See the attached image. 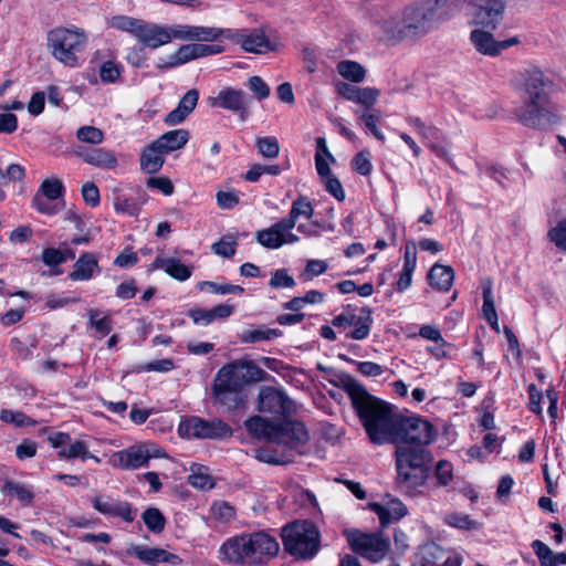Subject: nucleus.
<instances>
[{
	"label": "nucleus",
	"instance_id": "nucleus-1",
	"mask_svg": "<svg viewBox=\"0 0 566 566\" xmlns=\"http://www.w3.org/2000/svg\"><path fill=\"white\" fill-rule=\"evenodd\" d=\"M293 409V402L282 391L273 387H263L259 392L258 410L273 416V419L252 416L245 420L244 427L254 438L295 449L306 443L308 433L302 422L286 419Z\"/></svg>",
	"mask_w": 566,
	"mask_h": 566
},
{
	"label": "nucleus",
	"instance_id": "nucleus-2",
	"mask_svg": "<svg viewBox=\"0 0 566 566\" xmlns=\"http://www.w3.org/2000/svg\"><path fill=\"white\" fill-rule=\"evenodd\" d=\"M344 389L370 441L375 444L394 443L398 438L397 428L401 413L395 411L391 405L371 396L353 378L344 382Z\"/></svg>",
	"mask_w": 566,
	"mask_h": 566
},
{
	"label": "nucleus",
	"instance_id": "nucleus-3",
	"mask_svg": "<svg viewBox=\"0 0 566 566\" xmlns=\"http://www.w3.org/2000/svg\"><path fill=\"white\" fill-rule=\"evenodd\" d=\"M515 85L526 103L516 112L522 124L535 128L557 122L554 112L547 107L552 82L542 70L536 66L524 69L515 76Z\"/></svg>",
	"mask_w": 566,
	"mask_h": 566
},
{
	"label": "nucleus",
	"instance_id": "nucleus-4",
	"mask_svg": "<svg viewBox=\"0 0 566 566\" xmlns=\"http://www.w3.org/2000/svg\"><path fill=\"white\" fill-rule=\"evenodd\" d=\"M279 552L277 541L264 531L227 538L219 547V559L234 565H259Z\"/></svg>",
	"mask_w": 566,
	"mask_h": 566
},
{
	"label": "nucleus",
	"instance_id": "nucleus-5",
	"mask_svg": "<svg viewBox=\"0 0 566 566\" xmlns=\"http://www.w3.org/2000/svg\"><path fill=\"white\" fill-rule=\"evenodd\" d=\"M463 3L464 0H416L403 10L399 32L408 38L422 36Z\"/></svg>",
	"mask_w": 566,
	"mask_h": 566
},
{
	"label": "nucleus",
	"instance_id": "nucleus-6",
	"mask_svg": "<svg viewBox=\"0 0 566 566\" xmlns=\"http://www.w3.org/2000/svg\"><path fill=\"white\" fill-rule=\"evenodd\" d=\"M268 376L253 360H234L218 370L212 386L213 397L226 403L230 394L238 395L245 386L264 381Z\"/></svg>",
	"mask_w": 566,
	"mask_h": 566
},
{
	"label": "nucleus",
	"instance_id": "nucleus-7",
	"mask_svg": "<svg viewBox=\"0 0 566 566\" xmlns=\"http://www.w3.org/2000/svg\"><path fill=\"white\" fill-rule=\"evenodd\" d=\"M395 460L400 488L411 491L426 483L432 457L424 447L399 444L395 450Z\"/></svg>",
	"mask_w": 566,
	"mask_h": 566
},
{
	"label": "nucleus",
	"instance_id": "nucleus-8",
	"mask_svg": "<svg viewBox=\"0 0 566 566\" xmlns=\"http://www.w3.org/2000/svg\"><path fill=\"white\" fill-rule=\"evenodd\" d=\"M48 49L52 56L69 67L80 66V53L88 41L85 30L77 27H57L48 32Z\"/></svg>",
	"mask_w": 566,
	"mask_h": 566
},
{
	"label": "nucleus",
	"instance_id": "nucleus-9",
	"mask_svg": "<svg viewBox=\"0 0 566 566\" xmlns=\"http://www.w3.org/2000/svg\"><path fill=\"white\" fill-rule=\"evenodd\" d=\"M284 548L292 556L312 558L319 549V532L308 521H295L282 530Z\"/></svg>",
	"mask_w": 566,
	"mask_h": 566
},
{
	"label": "nucleus",
	"instance_id": "nucleus-10",
	"mask_svg": "<svg viewBox=\"0 0 566 566\" xmlns=\"http://www.w3.org/2000/svg\"><path fill=\"white\" fill-rule=\"evenodd\" d=\"M352 549L371 563L382 560L390 549L389 538L381 533H364L358 530L345 531Z\"/></svg>",
	"mask_w": 566,
	"mask_h": 566
},
{
	"label": "nucleus",
	"instance_id": "nucleus-11",
	"mask_svg": "<svg viewBox=\"0 0 566 566\" xmlns=\"http://www.w3.org/2000/svg\"><path fill=\"white\" fill-rule=\"evenodd\" d=\"M161 457L164 453L157 444L146 442L113 453L109 462L113 467L122 470H137L147 467L150 459Z\"/></svg>",
	"mask_w": 566,
	"mask_h": 566
},
{
	"label": "nucleus",
	"instance_id": "nucleus-12",
	"mask_svg": "<svg viewBox=\"0 0 566 566\" xmlns=\"http://www.w3.org/2000/svg\"><path fill=\"white\" fill-rule=\"evenodd\" d=\"M178 432L187 439H222L232 434L231 428L222 420H203L196 416L182 420Z\"/></svg>",
	"mask_w": 566,
	"mask_h": 566
},
{
	"label": "nucleus",
	"instance_id": "nucleus-13",
	"mask_svg": "<svg viewBox=\"0 0 566 566\" xmlns=\"http://www.w3.org/2000/svg\"><path fill=\"white\" fill-rule=\"evenodd\" d=\"M398 438L395 444H409L424 447L429 444L433 436L432 424L417 416L405 417L400 415L397 428Z\"/></svg>",
	"mask_w": 566,
	"mask_h": 566
},
{
	"label": "nucleus",
	"instance_id": "nucleus-14",
	"mask_svg": "<svg viewBox=\"0 0 566 566\" xmlns=\"http://www.w3.org/2000/svg\"><path fill=\"white\" fill-rule=\"evenodd\" d=\"M504 11V0H472L470 23L486 30H495L503 19Z\"/></svg>",
	"mask_w": 566,
	"mask_h": 566
},
{
	"label": "nucleus",
	"instance_id": "nucleus-15",
	"mask_svg": "<svg viewBox=\"0 0 566 566\" xmlns=\"http://www.w3.org/2000/svg\"><path fill=\"white\" fill-rule=\"evenodd\" d=\"M292 228L281 219L276 223L255 232L256 242L266 249H280L285 244H294L300 241L298 235L292 232Z\"/></svg>",
	"mask_w": 566,
	"mask_h": 566
},
{
	"label": "nucleus",
	"instance_id": "nucleus-16",
	"mask_svg": "<svg viewBox=\"0 0 566 566\" xmlns=\"http://www.w3.org/2000/svg\"><path fill=\"white\" fill-rule=\"evenodd\" d=\"M209 103L212 107H220L233 112L238 114L242 120H245L249 116L251 99L242 90L226 87L221 90L217 96L210 97Z\"/></svg>",
	"mask_w": 566,
	"mask_h": 566
},
{
	"label": "nucleus",
	"instance_id": "nucleus-17",
	"mask_svg": "<svg viewBox=\"0 0 566 566\" xmlns=\"http://www.w3.org/2000/svg\"><path fill=\"white\" fill-rule=\"evenodd\" d=\"M462 556L429 542L420 547L418 562L415 566H461Z\"/></svg>",
	"mask_w": 566,
	"mask_h": 566
},
{
	"label": "nucleus",
	"instance_id": "nucleus-18",
	"mask_svg": "<svg viewBox=\"0 0 566 566\" xmlns=\"http://www.w3.org/2000/svg\"><path fill=\"white\" fill-rule=\"evenodd\" d=\"M48 440L52 448L59 449L60 459L86 461L87 457H91L87 444L82 440H73L66 432H54L49 436Z\"/></svg>",
	"mask_w": 566,
	"mask_h": 566
},
{
	"label": "nucleus",
	"instance_id": "nucleus-19",
	"mask_svg": "<svg viewBox=\"0 0 566 566\" xmlns=\"http://www.w3.org/2000/svg\"><path fill=\"white\" fill-rule=\"evenodd\" d=\"M491 30L475 29L470 34V40L475 50L484 55L496 56L503 50L520 43L517 36H512L503 41H496L490 32Z\"/></svg>",
	"mask_w": 566,
	"mask_h": 566
},
{
	"label": "nucleus",
	"instance_id": "nucleus-20",
	"mask_svg": "<svg viewBox=\"0 0 566 566\" xmlns=\"http://www.w3.org/2000/svg\"><path fill=\"white\" fill-rule=\"evenodd\" d=\"M237 33L234 36L229 38L232 42L240 44L241 49L245 52L263 54L274 50V45L265 35L263 29L253 30H238L233 29Z\"/></svg>",
	"mask_w": 566,
	"mask_h": 566
},
{
	"label": "nucleus",
	"instance_id": "nucleus-21",
	"mask_svg": "<svg viewBox=\"0 0 566 566\" xmlns=\"http://www.w3.org/2000/svg\"><path fill=\"white\" fill-rule=\"evenodd\" d=\"M408 124L426 140L427 146L440 158L450 160L449 151L446 147V138L442 132L433 126L427 125L419 117H408Z\"/></svg>",
	"mask_w": 566,
	"mask_h": 566
},
{
	"label": "nucleus",
	"instance_id": "nucleus-22",
	"mask_svg": "<svg viewBox=\"0 0 566 566\" xmlns=\"http://www.w3.org/2000/svg\"><path fill=\"white\" fill-rule=\"evenodd\" d=\"M135 39L150 49H157L169 43L167 27L149 23L144 20L140 23Z\"/></svg>",
	"mask_w": 566,
	"mask_h": 566
},
{
	"label": "nucleus",
	"instance_id": "nucleus-23",
	"mask_svg": "<svg viewBox=\"0 0 566 566\" xmlns=\"http://www.w3.org/2000/svg\"><path fill=\"white\" fill-rule=\"evenodd\" d=\"M75 155L84 163L101 169H114L118 164L116 155L105 148L78 147Z\"/></svg>",
	"mask_w": 566,
	"mask_h": 566
},
{
	"label": "nucleus",
	"instance_id": "nucleus-24",
	"mask_svg": "<svg viewBox=\"0 0 566 566\" xmlns=\"http://www.w3.org/2000/svg\"><path fill=\"white\" fill-rule=\"evenodd\" d=\"M371 511L378 516L382 526L389 525L392 521L400 520L407 514V507L399 499L390 497L386 503H371Z\"/></svg>",
	"mask_w": 566,
	"mask_h": 566
},
{
	"label": "nucleus",
	"instance_id": "nucleus-25",
	"mask_svg": "<svg viewBox=\"0 0 566 566\" xmlns=\"http://www.w3.org/2000/svg\"><path fill=\"white\" fill-rule=\"evenodd\" d=\"M93 506L101 514L117 516L123 518L125 522H133L134 514L130 507V504L125 501H111L105 500L102 496H95L93 499Z\"/></svg>",
	"mask_w": 566,
	"mask_h": 566
},
{
	"label": "nucleus",
	"instance_id": "nucleus-26",
	"mask_svg": "<svg viewBox=\"0 0 566 566\" xmlns=\"http://www.w3.org/2000/svg\"><path fill=\"white\" fill-rule=\"evenodd\" d=\"M199 99V92L196 88L189 90L179 101L178 106L169 112L165 117L168 125H178L182 123L195 109Z\"/></svg>",
	"mask_w": 566,
	"mask_h": 566
},
{
	"label": "nucleus",
	"instance_id": "nucleus-27",
	"mask_svg": "<svg viewBox=\"0 0 566 566\" xmlns=\"http://www.w3.org/2000/svg\"><path fill=\"white\" fill-rule=\"evenodd\" d=\"M98 260L93 253H83L74 263L70 273L72 281H88L95 273H99Z\"/></svg>",
	"mask_w": 566,
	"mask_h": 566
},
{
	"label": "nucleus",
	"instance_id": "nucleus-28",
	"mask_svg": "<svg viewBox=\"0 0 566 566\" xmlns=\"http://www.w3.org/2000/svg\"><path fill=\"white\" fill-rule=\"evenodd\" d=\"M129 554L136 556L143 563L149 565H156L158 563H169L172 562L176 556L168 553L165 549L148 547L145 545H135L128 551Z\"/></svg>",
	"mask_w": 566,
	"mask_h": 566
},
{
	"label": "nucleus",
	"instance_id": "nucleus-29",
	"mask_svg": "<svg viewBox=\"0 0 566 566\" xmlns=\"http://www.w3.org/2000/svg\"><path fill=\"white\" fill-rule=\"evenodd\" d=\"M189 140V132L186 129H174L163 134L155 143L165 154L182 148Z\"/></svg>",
	"mask_w": 566,
	"mask_h": 566
},
{
	"label": "nucleus",
	"instance_id": "nucleus-30",
	"mask_svg": "<svg viewBox=\"0 0 566 566\" xmlns=\"http://www.w3.org/2000/svg\"><path fill=\"white\" fill-rule=\"evenodd\" d=\"M428 280L434 289L447 292L452 286L454 280V271L449 265L434 264L428 274Z\"/></svg>",
	"mask_w": 566,
	"mask_h": 566
},
{
	"label": "nucleus",
	"instance_id": "nucleus-31",
	"mask_svg": "<svg viewBox=\"0 0 566 566\" xmlns=\"http://www.w3.org/2000/svg\"><path fill=\"white\" fill-rule=\"evenodd\" d=\"M314 214V207L310 199L305 196H298L291 206L289 216L283 218V220L294 229L296 227L297 220L300 218H304L310 220Z\"/></svg>",
	"mask_w": 566,
	"mask_h": 566
},
{
	"label": "nucleus",
	"instance_id": "nucleus-32",
	"mask_svg": "<svg viewBox=\"0 0 566 566\" xmlns=\"http://www.w3.org/2000/svg\"><path fill=\"white\" fill-rule=\"evenodd\" d=\"M373 324L371 312L367 307H363L358 314L354 313L352 326L354 331L347 334V337L361 340L368 337Z\"/></svg>",
	"mask_w": 566,
	"mask_h": 566
},
{
	"label": "nucleus",
	"instance_id": "nucleus-33",
	"mask_svg": "<svg viewBox=\"0 0 566 566\" xmlns=\"http://www.w3.org/2000/svg\"><path fill=\"white\" fill-rule=\"evenodd\" d=\"M493 283L491 280H485L482 283L483 305L482 312L486 322L493 329L499 332V317L495 311L494 300L492 295Z\"/></svg>",
	"mask_w": 566,
	"mask_h": 566
},
{
	"label": "nucleus",
	"instance_id": "nucleus-34",
	"mask_svg": "<svg viewBox=\"0 0 566 566\" xmlns=\"http://www.w3.org/2000/svg\"><path fill=\"white\" fill-rule=\"evenodd\" d=\"M196 59L197 57L193 44L190 43L180 46L176 52L170 54L167 60H160L157 66L161 70H167L188 63Z\"/></svg>",
	"mask_w": 566,
	"mask_h": 566
},
{
	"label": "nucleus",
	"instance_id": "nucleus-35",
	"mask_svg": "<svg viewBox=\"0 0 566 566\" xmlns=\"http://www.w3.org/2000/svg\"><path fill=\"white\" fill-rule=\"evenodd\" d=\"M1 492L15 497L25 506L30 505L34 499V493L29 485L9 479L2 485Z\"/></svg>",
	"mask_w": 566,
	"mask_h": 566
},
{
	"label": "nucleus",
	"instance_id": "nucleus-36",
	"mask_svg": "<svg viewBox=\"0 0 566 566\" xmlns=\"http://www.w3.org/2000/svg\"><path fill=\"white\" fill-rule=\"evenodd\" d=\"M235 34L233 29L193 25V41L214 42L221 38L229 40Z\"/></svg>",
	"mask_w": 566,
	"mask_h": 566
},
{
	"label": "nucleus",
	"instance_id": "nucleus-37",
	"mask_svg": "<svg viewBox=\"0 0 566 566\" xmlns=\"http://www.w3.org/2000/svg\"><path fill=\"white\" fill-rule=\"evenodd\" d=\"M142 21V19L117 14L112 15L106 20V27L117 31L126 32L136 38Z\"/></svg>",
	"mask_w": 566,
	"mask_h": 566
},
{
	"label": "nucleus",
	"instance_id": "nucleus-38",
	"mask_svg": "<svg viewBox=\"0 0 566 566\" xmlns=\"http://www.w3.org/2000/svg\"><path fill=\"white\" fill-rule=\"evenodd\" d=\"M164 155L165 153L159 147H156V143H151L142 154V168L150 174L156 172L164 164Z\"/></svg>",
	"mask_w": 566,
	"mask_h": 566
},
{
	"label": "nucleus",
	"instance_id": "nucleus-39",
	"mask_svg": "<svg viewBox=\"0 0 566 566\" xmlns=\"http://www.w3.org/2000/svg\"><path fill=\"white\" fill-rule=\"evenodd\" d=\"M338 74L354 83H360L366 77L365 67L356 61L344 60L337 63Z\"/></svg>",
	"mask_w": 566,
	"mask_h": 566
},
{
	"label": "nucleus",
	"instance_id": "nucleus-40",
	"mask_svg": "<svg viewBox=\"0 0 566 566\" xmlns=\"http://www.w3.org/2000/svg\"><path fill=\"white\" fill-rule=\"evenodd\" d=\"M282 335L279 328L258 327L247 329L240 335V340L244 344L258 343L263 340H273Z\"/></svg>",
	"mask_w": 566,
	"mask_h": 566
},
{
	"label": "nucleus",
	"instance_id": "nucleus-41",
	"mask_svg": "<svg viewBox=\"0 0 566 566\" xmlns=\"http://www.w3.org/2000/svg\"><path fill=\"white\" fill-rule=\"evenodd\" d=\"M88 325L93 328L101 337H104L113 329V322L109 315H102V312L96 308H90L87 311Z\"/></svg>",
	"mask_w": 566,
	"mask_h": 566
},
{
	"label": "nucleus",
	"instance_id": "nucleus-42",
	"mask_svg": "<svg viewBox=\"0 0 566 566\" xmlns=\"http://www.w3.org/2000/svg\"><path fill=\"white\" fill-rule=\"evenodd\" d=\"M189 483L200 490H209L214 486L213 478L209 474L208 469L203 465L193 463L190 467Z\"/></svg>",
	"mask_w": 566,
	"mask_h": 566
},
{
	"label": "nucleus",
	"instance_id": "nucleus-43",
	"mask_svg": "<svg viewBox=\"0 0 566 566\" xmlns=\"http://www.w3.org/2000/svg\"><path fill=\"white\" fill-rule=\"evenodd\" d=\"M316 143H317V151L315 155V167H316L317 174L321 176V178L325 179L333 175L326 158H331L332 160H334V158H333L332 154L329 153L324 138H322V137L317 138Z\"/></svg>",
	"mask_w": 566,
	"mask_h": 566
},
{
	"label": "nucleus",
	"instance_id": "nucleus-44",
	"mask_svg": "<svg viewBox=\"0 0 566 566\" xmlns=\"http://www.w3.org/2000/svg\"><path fill=\"white\" fill-rule=\"evenodd\" d=\"M64 186L56 177L46 178L40 185L35 195L45 197L48 200H56L64 193Z\"/></svg>",
	"mask_w": 566,
	"mask_h": 566
},
{
	"label": "nucleus",
	"instance_id": "nucleus-45",
	"mask_svg": "<svg viewBox=\"0 0 566 566\" xmlns=\"http://www.w3.org/2000/svg\"><path fill=\"white\" fill-rule=\"evenodd\" d=\"M210 518L220 524H228L234 518V509L227 502L217 501L210 507Z\"/></svg>",
	"mask_w": 566,
	"mask_h": 566
},
{
	"label": "nucleus",
	"instance_id": "nucleus-46",
	"mask_svg": "<svg viewBox=\"0 0 566 566\" xmlns=\"http://www.w3.org/2000/svg\"><path fill=\"white\" fill-rule=\"evenodd\" d=\"M142 518L147 528L153 533H161L165 528L166 520L161 512L156 507L147 509Z\"/></svg>",
	"mask_w": 566,
	"mask_h": 566
},
{
	"label": "nucleus",
	"instance_id": "nucleus-47",
	"mask_svg": "<svg viewBox=\"0 0 566 566\" xmlns=\"http://www.w3.org/2000/svg\"><path fill=\"white\" fill-rule=\"evenodd\" d=\"M258 151L265 158H276L280 153V145L276 137H258L255 139Z\"/></svg>",
	"mask_w": 566,
	"mask_h": 566
},
{
	"label": "nucleus",
	"instance_id": "nucleus-48",
	"mask_svg": "<svg viewBox=\"0 0 566 566\" xmlns=\"http://www.w3.org/2000/svg\"><path fill=\"white\" fill-rule=\"evenodd\" d=\"M165 272L172 279L181 282L191 276V269L177 258H168V264Z\"/></svg>",
	"mask_w": 566,
	"mask_h": 566
},
{
	"label": "nucleus",
	"instance_id": "nucleus-49",
	"mask_svg": "<svg viewBox=\"0 0 566 566\" xmlns=\"http://www.w3.org/2000/svg\"><path fill=\"white\" fill-rule=\"evenodd\" d=\"M380 112H361L357 113L359 120L365 125V127L381 143L385 142V135L378 129L377 122Z\"/></svg>",
	"mask_w": 566,
	"mask_h": 566
},
{
	"label": "nucleus",
	"instance_id": "nucleus-50",
	"mask_svg": "<svg viewBox=\"0 0 566 566\" xmlns=\"http://www.w3.org/2000/svg\"><path fill=\"white\" fill-rule=\"evenodd\" d=\"M76 137L82 143L98 145L104 140V133L95 126H82L76 132Z\"/></svg>",
	"mask_w": 566,
	"mask_h": 566
},
{
	"label": "nucleus",
	"instance_id": "nucleus-51",
	"mask_svg": "<svg viewBox=\"0 0 566 566\" xmlns=\"http://www.w3.org/2000/svg\"><path fill=\"white\" fill-rule=\"evenodd\" d=\"M247 87L251 91L254 98L258 101L266 99L270 96V86L262 77L258 75L249 77Z\"/></svg>",
	"mask_w": 566,
	"mask_h": 566
},
{
	"label": "nucleus",
	"instance_id": "nucleus-52",
	"mask_svg": "<svg viewBox=\"0 0 566 566\" xmlns=\"http://www.w3.org/2000/svg\"><path fill=\"white\" fill-rule=\"evenodd\" d=\"M122 73L120 64L115 61H106L99 67V77L103 83H115Z\"/></svg>",
	"mask_w": 566,
	"mask_h": 566
},
{
	"label": "nucleus",
	"instance_id": "nucleus-53",
	"mask_svg": "<svg viewBox=\"0 0 566 566\" xmlns=\"http://www.w3.org/2000/svg\"><path fill=\"white\" fill-rule=\"evenodd\" d=\"M0 420L7 423H13L15 427H27L34 424V421L31 420L27 415L21 411H12L9 409H3L0 412Z\"/></svg>",
	"mask_w": 566,
	"mask_h": 566
},
{
	"label": "nucleus",
	"instance_id": "nucleus-54",
	"mask_svg": "<svg viewBox=\"0 0 566 566\" xmlns=\"http://www.w3.org/2000/svg\"><path fill=\"white\" fill-rule=\"evenodd\" d=\"M212 251L217 255L223 258H231L235 253L237 242L231 237H223L211 247Z\"/></svg>",
	"mask_w": 566,
	"mask_h": 566
},
{
	"label": "nucleus",
	"instance_id": "nucleus-55",
	"mask_svg": "<svg viewBox=\"0 0 566 566\" xmlns=\"http://www.w3.org/2000/svg\"><path fill=\"white\" fill-rule=\"evenodd\" d=\"M169 42L174 39L182 41H193V25L189 24H174L167 27Z\"/></svg>",
	"mask_w": 566,
	"mask_h": 566
},
{
	"label": "nucleus",
	"instance_id": "nucleus-56",
	"mask_svg": "<svg viewBox=\"0 0 566 566\" xmlns=\"http://www.w3.org/2000/svg\"><path fill=\"white\" fill-rule=\"evenodd\" d=\"M379 91L376 87H359L355 103L371 108L378 101Z\"/></svg>",
	"mask_w": 566,
	"mask_h": 566
},
{
	"label": "nucleus",
	"instance_id": "nucleus-57",
	"mask_svg": "<svg viewBox=\"0 0 566 566\" xmlns=\"http://www.w3.org/2000/svg\"><path fill=\"white\" fill-rule=\"evenodd\" d=\"M446 522L460 530H473L478 527L476 522L472 521L469 515L463 513H451L446 517Z\"/></svg>",
	"mask_w": 566,
	"mask_h": 566
},
{
	"label": "nucleus",
	"instance_id": "nucleus-58",
	"mask_svg": "<svg viewBox=\"0 0 566 566\" xmlns=\"http://www.w3.org/2000/svg\"><path fill=\"white\" fill-rule=\"evenodd\" d=\"M548 237L555 245L566 251V220H560L548 231Z\"/></svg>",
	"mask_w": 566,
	"mask_h": 566
},
{
	"label": "nucleus",
	"instance_id": "nucleus-59",
	"mask_svg": "<svg viewBox=\"0 0 566 566\" xmlns=\"http://www.w3.org/2000/svg\"><path fill=\"white\" fill-rule=\"evenodd\" d=\"M353 168L355 171L363 176H368L371 172L373 165L370 161V153L367 150H363L358 153L353 161H352Z\"/></svg>",
	"mask_w": 566,
	"mask_h": 566
},
{
	"label": "nucleus",
	"instance_id": "nucleus-60",
	"mask_svg": "<svg viewBox=\"0 0 566 566\" xmlns=\"http://www.w3.org/2000/svg\"><path fill=\"white\" fill-rule=\"evenodd\" d=\"M434 474L440 485H448L453 479L452 464L446 460L439 461L436 465Z\"/></svg>",
	"mask_w": 566,
	"mask_h": 566
},
{
	"label": "nucleus",
	"instance_id": "nucleus-61",
	"mask_svg": "<svg viewBox=\"0 0 566 566\" xmlns=\"http://www.w3.org/2000/svg\"><path fill=\"white\" fill-rule=\"evenodd\" d=\"M82 197L84 201L91 207H97L101 201L99 190L94 182H85L82 186Z\"/></svg>",
	"mask_w": 566,
	"mask_h": 566
},
{
	"label": "nucleus",
	"instance_id": "nucleus-62",
	"mask_svg": "<svg viewBox=\"0 0 566 566\" xmlns=\"http://www.w3.org/2000/svg\"><path fill=\"white\" fill-rule=\"evenodd\" d=\"M270 285L275 289L293 287L295 286V280L285 270L281 269L272 274Z\"/></svg>",
	"mask_w": 566,
	"mask_h": 566
},
{
	"label": "nucleus",
	"instance_id": "nucleus-63",
	"mask_svg": "<svg viewBox=\"0 0 566 566\" xmlns=\"http://www.w3.org/2000/svg\"><path fill=\"white\" fill-rule=\"evenodd\" d=\"M42 261L48 266H56L66 261L64 253L55 248L44 249L42 252Z\"/></svg>",
	"mask_w": 566,
	"mask_h": 566
},
{
	"label": "nucleus",
	"instance_id": "nucleus-64",
	"mask_svg": "<svg viewBox=\"0 0 566 566\" xmlns=\"http://www.w3.org/2000/svg\"><path fill=\"white\" fill-rule=\"evenodd\" d=\"M323 182L327 192H329L338 201H344L345 191L340 181L334 175L323 179Z\"/></svg>",
	"mask_w": 566,
	"mask_h": 566
}]
</instances>
